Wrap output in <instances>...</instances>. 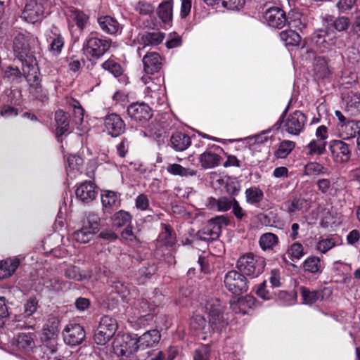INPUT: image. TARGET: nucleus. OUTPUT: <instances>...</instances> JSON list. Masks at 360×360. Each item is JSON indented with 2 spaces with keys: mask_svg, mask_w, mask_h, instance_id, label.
Segmentation results:
<instances>
[{
  "mask_svg": "<svg viewBox=\"0 0 360 360\" xmlns=\"http://www.w3.org/2000/svg\"><path fill=\"white\" fill-rule=\"evenodd\" d=\"M38 46V38L30 32H19L15 35L13 51L15 56L22 63L24 74L34 75L39 70L34 56L35 49Z\"/></svg>",
  "mask_w": 360,
  "mask_h": 360,
  "instance_id": "1",
  "label": "nucleus"
},
{
  "mask_svg": "<svg viewBox=\"0 0 360 360\" xmlns=\"http://www.w3.org/2000/svg\"><path fill=\"white\" fill-rule=\"evenodd\" d=\"M111 44V39L99 37L97 32H92L84 41L82 51L86 58L98 60L109 51Z\"/></svg>",
  "mask_w": 360,
  "mask_h": 360,
  "instance_id": "2",
  "label": "nucleus"
},
{
  "mask_svg": "<svg viewBox=\"0 0 360 360\" xmlns=\"http://www.w3.org/2000/svg\"><path fill=\"white\" fill-rule=\"evenodd\" d=\"M290 101H289L288 105L282 112L279 120L273 126L272 129L278 130L282 123H283L284 129L290 134L294 136H298L304 129V126L307 123V116L300 110H295L292 113H290L287 119L283 121L284 117L286 115Z\"/></svg>",
  "mask_w": 360,
  "mask_h": 360,
  "instance_id": "3",
  "label": "nucleus"
},
{
  "mask_svg": "<svg viewBox=\"0 0 360 360\" xmlns=\"http://www.w3.org/2000/svg\"><path fill=\"white\" fill-rule=\"evenodd\" d=\"M52 0H26L21 18L30 23L41 22L49 13Z\"/></svg>",
  "mask_w": 360,
  "mask_h": 360,
  "instance_id": "4",
  "label": "nucleus"
},
{
  "mask_svg": "<svg viewBox=\"0 0 360 360\" xmlns=\"http://www.w3.org/2000/svg\"><path fill=\"white\" fill-rule=\"evenodd\" d=\"M265 266V259L252 252L243 255L236 262L239 271L251 278H256L262 274Z\"/></svg>",
  "mask_w": 360,
  "mask_h": 360,
  "instance_id": "5",
  "label": "nucleus"
},
{
  "mask_svg": "<svg viewBox=\"0 0 360 360\" xmlns=\"http://www.w3.org/2000/svg\"><path fill=\"white\" fill-rule=\"evenodd\" d=\"M99 229V217L94 213H89L83 226L73 233L74 240L80 243L89 242Z\"/></svg>",
  "mask_w": 360,
  "mask_h": 360,
  "instance_id": "6",
  "label": "nucleus"
},
{
  "mask_svg": "<svg viewBox=\"0 0 360 360\" xmlns=\"http://www.w3.org/2000/svg\"><path fill=\"white\" fill-rule=\"evenodd\" d=\"M117 328L116 320L108 316H103L94 333V341L97 345H105L114 335Z\"/></svg>",
  "mask_w": 360,
  "mask_h": 360,
  "instance_id": "7",
  "label": "nucleus"
},
{
  "mask_svg": "<svg viewBox=\"0 0 360 360\" xmlns=\"http://www.w3.org/2000/svg\"><path fill=\"white\" fill-rule=\"evenodd\" d=\"M255 304V299L252 296L246 295H235V297L229 301L231 312L228 314L226 320L233 321V314L240 317L246 314L250 309H252Z\"/></svg>",
  "mask_w": 360,
  "mask_h": 360,
  "instance_id": "8",
  "label": "nucleus"
},
{
  "mask_svg": "<svg viewBox=\"0 0 360 360\" xmlns=\"http://www.w3.org/2000/svg\"><path fill=\"white\" fill-rule=\"evenodd\" d=\"M335 115L338 119L340 136L344 139H349L357 136L360 131V121L352 120L346 117L340 110H335Z\"/></svg>",
  "mask_w": 360,
  "mask_h": 360,
  "instance_id": "9",
  "label": "nucleus"
},
{
  "mask_svg": "<svg viewBox=\"0 0 360 360\" xmlns=\"http://www.w3.org/2000/svg\"><path fill=\"white\" fill-rule=\"evenodd\" d=\"M328 137L327 127L324 125L319 126L316 130V139H312L305 147L307 154L310 156L323 154Z\"/></svg>",
  "mask_w": 360,
  "mask_h": 360,
  "instance_id": "10",
  "label": "nucleus"
},
{
  "mask_svg": "<svg viewBox=\"0 0 360 360\" xmlns=\"http://www.w3.org/2000/svg\"><path fill=\"white\" fill-rule=\"evenodd\" d=\"M226 289L235 295L246 292L248 285L245 275L235 270L226 273Z\"/></svg>",
  "mask_w": 360,
  "mask_h": 360,
  "instance_id": "11",
  "label": "nucleus"
},
{
  "mask_svg": "<svg viewBox=\"0 0 360 360\" xmlns=\"http://www.w3.org/2000/svg\"><path fill=\"white\" fill-rule=\"evenodd\" d=\"M208 311L209 323L213 330L221 332L224 327V319L223 312L220 309V302L218 300L209 301L205 305Z\"/></svg>",
  "mask_w": 360,
  "mask_h": 360,
  "instance_id": "12",
  "label": "nucleus"
},
{
  "mask_svg": "<svg viewBox=\"0 0 360 360\" xmlns=\"http://www.w3.org/2000/svg\"><path fill=\"white\" fill-rule=\"evenodd\" d=\"M130 118L140 125L146 124L153 116L152 109L145 103H133L127 108Z\"/></svg>",
  "mask_w": 360,
  "mask_h": 360,
  "instance_id": "13",
  "label": "nucleus"
},
{
  "mask_svg": "<svg viewBox=\"0 0 360 360\" xmlns=\"http://www.w3.org/2000/svg\"><path fill=\"white\" fill-rule=\"evenodd\" d=\"M63 337L65 344L76 346L81 344L84 340L85 331L81 325L70 323L64 328Z\"/></svg>",
  "mask_w": 360,
  "mask_h": 360,
  "instance_id": "14",
  "label": "nucleus"
},
{
  "mask_svg": "<svg viewBox=\"0 0 360 360\" xmlns=\"http://www.w3.org/2000/svg\"><path fill=\"white\" fill-rule=\"evenodd\" d=\"M329 149L331 158L336 163L347 162L351 158V150L349 145L341 140L330 141Z\"/></svg>",
  "mask_w": 360,
  "mask_h": 360,
  "instance_id": "15",
  "label": "nucleus"
},
{
  "mask_svg": "<svg viewBox=\"0 0 360 360\" xmlns=\"http://www.w3.org/2000/svg\"><path fill=\"white\" fill-rule=\"evenodd\" d=\"M342 109L347 117H356L360 115V95L349 91L342 96Z\"/></svg>",
  "mask_w": 360,
  "mask_h": 360,
  "instance_id": "16",
  "label": "nucleus"
},
{
  "mask_svg": "<svg viewBox=\"0 0 360 360\" xmlns=\"http://www.w3.org/2000/svg\"><path fill=\"white\" fill-rule=\"evenodd\" d=\"M264 19L269 26L278 29L282 28L288 21L285 13L278 6L267 8Z\"/></svg>",
  "mask_w": 360,
  "mask_h": 360,
  "instance_id": "17",
  "label": "nucleus"
},
{
  "mask_svg": "<svg viewBox=\"0 0 360 360\" xmlns=\"http://www.w3.org/2000/svg\"><path fill=\"white\" fill-rule=\"evenodd\" d=\"M222 226L218 219L210 220L206 226L196 233V238L205 242L214 241L221 233Z\"/></svg>",
  "mask_w": 360,
  "mask_h": 360,
  "instance_id": "18",
  "label": "nucleus"
},
{
  "mask_svg": "<svg viewBox=\"0 0 360 360\" xmlns=\"http://www.w3.org/2000/svg\"><path fill=\"white\" fill-rule=\"evenodd\" d=\"M161 335L158 330H150L144 333L136 340H131L133 345L138 349H144L155 346L160 340Z\"/></svg>",
  "mask_w": 360,
  "mask_h": 360,
  "instance_id": "19",
  "label": "nucleus"
},
{
  "mask_svg": "<svg viewBox=\"0 0 360 360\" xmlns=\"http://www.w3.org/2000/svg\"><path fill=\"white\" fill-rule=\"evenodd\" d=\"M300 293L303 303L311 305L317 301H321L330 297L332 294V290L330 288H325L321 290H310L306 287H301Z\"/></svg>",
  "mask_w": 360,
  "mask_h": 360,
  "instance_id": "20",
  "label": "nucleus"
},
{
  "mask_svg": "<svg viewBox=\"0 0 360 360\" xmlns=\"http://www.w3.org/2000/svg\"><path fill=\"white\" fill-rule=\"evenodd\" d=\"M313 43L321 51L330 49L335 45L334 34L330 30L319 29L312 37Z\"/></svg>",
  "mask_w": 360,
  "mask_h": 360,
  "instance_id": "21",
  "label": "nucleus"
},
{
  "mask_svg": "<svg viewBox=\"0 0 360 360\" xmlns=\"http://www.w3.org/2000/svg\"><path fill=\"white\" fill-rule=\"evenodd\" d=\"M143 70L147 74L158 72L162 68L164 60L157 52H148L142 59Z\"/></svg>",
  "mask_w": 360,
  "mask_h": 360,
  "instance_id": "22",
  "label": "nucleus"
},
{
  "mask_svg": "<svg viewBox=\"0 0 360 360\" xmlns=\"http://www.w3.org/2000/svg\"><path fill=\"white\" fill-rule=\"evenodd\" d=\"M104 125L108 134L117 137L125 131V124L122 119L117 114H110L105 117Z\"/></svg>",
  "mask_w": 360,
  "mask_h": 360,
  "instance_id": "23",
  "label": "nucleus"
},
{
  "mask_svg": "<svg viewBox=\"0 0 360 360\" xmlns=\"http://www.w3.org/2000/svg\"><path fill=\"white\" fill-rule=\"evenodd\" d=\"M165 39V34L161 32H146L142 34L139 39V46L137 49V53L141 57V51L146 47L158 46Z\"/></svg>",
  "mask_w": 360,
  "mask_h": 360,
  "instance_id": "24",
  "label": "nucleus"
},
{
  "mask_svg": "<svg viewBox=\"0 0 360 360\" xmlns=\"http://www.w3.org/2000/svg\"><path fill=\"white\" fill-rule=\"evenodd\" d=\"M38 71L32 74H24L28 83H30V93L37 99L44 101L47 99L46 91L44 90L37 75Z\"/></svg>",
  "mask_w": 360,
  "mask_h": 360,
  "instance_id": "25",
  "label": "nucleus"
},
{
  "mask_svg": "<svg viewBox=\"0 0 360 360\" xmlns=\"http://www.w3.org/2000/svg\"><path fill=\"white\" fill-rule=\"evenodd\" d=\"M101 30L108 34H119L122 32V26L113 17L102 15L97 18Z\"/></svg>",
  "mask_w": 360,
  "mask_h": 360,
  "instance_id": "26",
  "label": "nucleus"
},
{
  "mask_svg": "<svg viewBox=\"0 0 360 360\" xmlns=\"http://www.w3.org/2000/svg\"><path fill=\"white\" fill-rule=\"evenodd\" d=\"M131 340H135L131 339L129 335L122 337L121 340H117L113 345L115 354L117 356L127 357L136 352L137 351L136 345H133Z\"/></svg>",
  "mask_w": 360,
  "mask_h": 360,
  "instance_id": "27",
  "label": "nucleus"
},
{
  "mask_svg": "<svg viewBox=\"0 0 360 360\" xmlns=\"http://www.w3.org/2000/svg\"><path fill=\"white\" fill-rule=\"evenodd\" d=\"M76 196L84 202H89L94 200L98 194L95 184L91 181L82 183L76 189Z\"/></svg>",
  "mask_w": 360,
  "mask_h": 360,
  "instance_id": "28",
  "label": "nucleus"
},
{
  "mask_svg": "<svg viewBox=\"0 0 360 360\" xmlns=\"http://www.w3.org/2000/svg\"><path fill=\"white\" fill-rule=\"evenodd\" d=\"M212 148L214 149V151L207 150L200 156V162L204 168L214 167L219 164L221 160L219 153H221L223 149L219 146H213Z\"/></svg>",
  "mask_w": 360,
  "mask_h": 360,
  "instance_id": "29",
  "label": "nucleus"
},
{
  "mask_svg": "<svg viewBox=\"0 0 360 360\" xmlns=\"http://www.w3.org/2000/svg\"><path fill=\"white\" fill-rule=\"evenodd\" d=\"M323 25L328 30L331 28L335 29L338 32L346 30L350 24L349 20L347 17H339L335 18L330 15H325L322 16Z\"/></svg>",
  "mask_w": 360,
  "mask_h": 360,
  "instance_id": "30",
  "label": "nucleus"
},
{
  "mask_svg": "<svg viewBox=\"0 0 360 360\" xmlns=\"http://www.w3.org/2000/svg\"><path fill=\"white\" fill-rule=\"evenodd\" d=\"M49 42L48 51L52 56H58L65 44V40L63 36L59 32L56 30L54 32H51V34L49 35L47 38Z\"/></svg>",
  "mask_w": 360,
  "mask_h": 360,
  "instance_id": "31",
  "label": "nucleus"
},
{
  "mask_svg": "<svg viewBox=\"0 0 360 360\" xmlns=\"http://www.w3.org/2000/svg\"><path fill=\"white\" fill-rule=\"evenodd\" d=\"M191 144V138L185 133L176 132L170 138V146L176 151H184Z\"/></svg>",
  "mask_w": 360,
  "mask_h": 360,
  "instance_id": "32",
  "label": "nucleus"
},
{
  "mask_svg": "<svg viewBox=\"0 0 360 360\" xmlns=\"http://www.w3.org/2000/svg\"><path fill=\"white\" fill-rule=\"evenodd\" d=\"M20 264V259L8 258L0 262V279H5L12 276Z\"/></svg>",
  "mask_w": 360,
  "mask_h": 360,
  "instance_id": "33",
  "label": "nucleus"
},
{
  "mask_svg": "<svg viewBox=\"0 0 360 360\" xmlns=\"http://www.w3.org/2000/svg\"><path fill=\"white\" fill-rule=\"evenodd\" d=\"M278 244L279 238L273 233H264L261 235L259 239V247L263 251L274 250Z\"/></svg>",
  "mask_w": 360,
  "mask_h": 360,
  "instance_id": "34",
  "label": "nucleus"
},
{
  "mask_svg": "<svg viewBox=\"0 0 360 360\" xmlns=\"http://www.w3.org/2000/svg\"><path fill=\"white\" fill-rule=\"evenodd\" d=\"M68 18L70 20L74 22L81 30H83L86 27L89 20V17L87 14L74 8H71L69 10Z\"/></svg>",
  "mask_w": 360,
  "mask_h": 360,
  "instance_id": "35",
  "label": "nucleus"
},
{
  "mask_svg": "<svg viewBox=\"0 0 360 360\" xmlns=\"http://www.w3.org/2000/svg\"><path fill=\"white\" fill-rule=\"evenodd\" d=\"M314 71L316 77L319 79H323L330 75V72L328 68V62L324 57H315Z\"/></svg>",
  "mask_w": 360,
  "mask_h": 360,
  "instance_id": "36",
  "label": "nucleus"
},
{
  "mask_svg": "<svg viewBox=\"0 0 360 360\" xmlns=\"http://www.w3.org/2000/svg\"><path fill=\"white\" fill-rule=\"evenodd\" d=\"M55 120L57 124L56 135L60 136L69 129V117L64 111L58 110L55 113Z\"/></svg>",
  "mask_w": 360,
  "mask_h": 360,
  "instance_id": "37",
  "label": "nucleus"
},
{
  "mask_svg": "<svg viewBox=\"0 0 360 360\" xmlns=\"http://www.w3.org/2000/svg\"><path fill=\"white\" fill-rule=\"evenodd\" d=\"M339 240L336 236L330 238L320 237L315 245L317 252L325 254L338 244Z\"/></svg>",
  "mask_w": 360,
  "mask_h": 360,
  "instance_id": "38",
  "label": "nucleus"
},
{
  "mask_svg": "<svg viewBox=\"0 0 360 360\" xmlns=\"http://www.w3.org/2000/svg\"><path fill=\"white\" fill-rule=\"evenodd\" d=\"M287 210L290 214H295L300 211L307 210L309 207V202L302 197L293 198L290 202H286Z\"/></svg>",
  "mask_w": 360,
  "mask_h": 360,
  "instance_id": "39",
  "label": "nucleus"
},
{
  "mask_svg": "<svg viewBox=\"0 0 360 360\" xmlns=\"http://www.w3.org/2000/svg\"><path fill=\"white\" fill-rule=\"evenodd\" d=\"M303 269L305 271L311 274H321L323 266L321 259L316 256L308 257L303 262Z\"/></svg>",
  "mask_w": 360,
  "mask_h": 360,
  "instance_id": "40",
  "label": "nucleus"
},
{
  "mask_svg": "<svg viewBox=\"0 0 360 360\" xmlns=\"http://www.w3.org/2000/svg\"><path fill=\"white\" fill-rule=\"evenodd\" d=\"M60 321L56 317L49 319L43 328L41 337L57 338L59 333Z\"/></svg>",
  "mask_w": 360,
  "mask_h": 360,
  "instance_id": "41",
  "label": "nucleus"
},
{
  "mask_svg": "<svg viewBox=\"0 0 360 360\" xmlns=\"http://www.w3.org/2000/svg\"><path fill=\"white\" fill-rule=\"evenodd\" d=\"M167 171L172 175L180 176L181 177L193 176L196 174L195 170L184 167L176 163L169 164L167 167Z\"/></svg>",
  "mask_w": 360,
  "mask_h": 360,
  "instance_id": "42",
  "label": "nucleus"
},
{
  "mask_svg": "<svg viewBox=\"0 0 360 360\" xmlns=\"http://www.w3.org/2000/svg\"><path fill=\"white\" fill-rule=\"evenodd\" d=\"M281 40L284 43L285 46H297L301 41L300 34L292 30H285L280 33Z\"/></svg>",
  "mask_w": 360,
  "mask_h": 360,
  "instance_id": "43",
  "label": "nucleus"
},
{
  "mask_svg": "<svg viewBox=\"0 0 360 360\" xmlns=\"http://www.w3.org/2000/svg\"><path fill=\"white\" fill-rule=\"evenodd\" d=\"M304 173L307 176H318L320 174H329V170L321 164L316 162H311L304 166Z\"/></svg>",
  "mask_w": 360,
  "mask_h": 360,
  "instance_id": "44",
  "label": "nucleus"
},
{
  "mask_svg": "<svg viewBox=\"0 0 360 360\" xmlns=\"http://www.w3.org/2000/svg\"><path fill=\"white\" fill-rule=\"evenodd\" d=\"M295 147V143L290 140L282 141L277 150L274 152V155L277 158H285L293 150Z\"/></svg>",
  "mask_w": 360,
  "mask_h": 360,
  "instance_id": "45",
  "label": "nucleus"
},
{
  "mask_svg": "<svg viewBox=\"0 0 360 360\" xmlns=\"http://www.w3.org/2000/svg\"><path fill=\"white\" fill-rule=\"evenodd\" d=\"M173 1L169 0L161 3L158 8V15L164 22L172 19Z\"/></svg>",
  "mask_w": 360,
  "mask_h": 360,
  "instance_id": "46",
  "label": "nucleus"
},
{
  "mask_svg": "<svg viewBox=\"0 0 360 360\" xmlns=\"http://www.w3.org/2000/svg\"><path fill=\"white\" fill-rule=\"evenodd\" d=\"M245 198L248 203L257 205L259 203L264 197V193L258 187H251L245 190Z\"/></svg>",
  "mask_w": 360,
  "mask_h": 360,
  "instance_id": "47",
  "label": "nucleus"
},
{
  "mask_svg": "<svg viewBox=\"0 0 360 360\" xmlns=\"http://www.w3.org/2000/svg\"><path fill=\"white\" fill-rule=\"evenodd\" d=\"M34 335L33 333H21L17 338V346L19 349L29 350L34 347Z\"/></svg>",
  "mask_w": 360,
  "mask_h": 360,
  "instance_id": "48",
  "label": "nucleus"
},
{
  "mask_svg": "<svg viewBox=\"0 0 360 360\" xmlns=\"http://www.w3.org/2000/svg\"><path fill=\"white\" fill-rule=\"evenodd\" d=\"M101 202L105 207H117L119 205V195L114 191H105L101 194Z\"/></svg>",
  "mask_w": 360,
  "mask_h": 360,
  "instance_id": "49",
  "label": "nucleus"
},
{
  "mask_svg": "<svg viewBox=\"0 0 360 360\" xmlns=\"http://www.w3.org/2000/svg\"><path fill=\"white\" fill-rule=\"evenodd\" d=\"M158 240L166 246H172L175 243L176 238L169 226L164 225V230L159 234Z\"/></svg>",
  "mask_w": 360,
  "mask_h": 360,
  "instance_id": "50",
  "label": "nucleus"
},
{
  "mask_svg": "<svg viewBox=\"0 0 360 360\" xmlns=\"http://www.w3.org/2000/svg\"><path fill=\"white\" fill-rule=\"evenodd\" d=\"M65 276L67 278L72 279L77 281H82L90 278V275L89 274H83L80 269L75 266H72L67 268L65 271Z\"/></svg>",
  "mask_w": 360,
  "mask_h": 360,
  "instance_id": "51",
  "label": "nucleus"
},
{
  "mask_svg": "<svg viewBox=\"0 0 360 360\" xmlns=\"http://www.w3.org/2000/svg\"><path fill=\"white\" fill-rule=\"evenodd\" d=\"M101 67L105 70L108 71L115 77L120 76L122 72V68L120 63L116 62L115 60L109 58L101 64Z\"/></svg>",
  "mask_w": 360,
  "mask_h": 360,
  "instance_id": "52",
  "label": "nucleus"
},
{
  "mask_svg": "<svg viewBox=\"0 0 360 360\" xmlns=\"http://www.w3.org/2000/svg\"><path fill=\"white\" fill-rule=\"evenodd\" d=\"M39 307L38 300L36 297H30L24 304L23 313L20 315L22 318H30L37 311Z\"/></svg>",
  "mask_w": 360,
  "mask_h": 360,
  "instance_id": "53",
  "label": "nucleus"
},
{
  "mask_svg": "<svg viewBox=\"0 0 360 360\" xmlns=\"http://www.w3.org/2000/svg\"><path fill=\"white\" fill-rule=\"evenodd\" d=\"M286 255L292 260H299L304 255V248L300 243H293L288 249Z\"/></svg>",
  "mask_w": 360,
  "mask_h": 360,
  "instance_id": "54",
  "label": "nucleus"
},
{
  "mask_svg": "<svg viewBox=\"0 0 360 360\" xmlns=\"http://www.w3.org/2000/svg\"><path fill=\"white\" fill-rule=\"evenodd\" d=\"M131 219V216L128 212L120 210L114 214L112 217L113 226L116 227H122L126 225Z\"/></svg>",
  "mask_w": 360,
  "mask_h": 360,
  "instance_id": "55",
  "label": "nucleus"
},
{
  "mask_svg": "<svg viewBox=\"0 0 360 360\" xmlns=\"http://www.w3.org/2000/svg\"><path fill=\"white\" fill-rule=\"evenodd\" d=\"M70 105L73 108V121L77 124H80L84 119V109L80 103L76 100H72Z\"/></svg>",
  "mask_w": 360,
  "mask_h": 360,
  "instance_id": "56",
  "label": "nucleus"
},
{
  "mask_svg": "<svg viewBox=\"0 0 360 360\" xmlns=\"http://www.w3.org/2000/svg\"><path fill=\"white\" fill-rule=\"evenodd\" d=\"M147 86L145 90L146 96L150 98H158L160 96V91H161V84L155 82L151 80L146 82Z\"/></svg>",
  "mask_w": 360,
  "mask_h": 360,
  "instance_id": "57",
  "label": "nucleus"
},
{
  "mask_svg": "<svg viewBox=\"0 0 360 360\" xmlns=\"http://www.w3.org/2000/svg\"><path fill=\"white\" fill-rule=\"evenodd\" d=\"M231 209L232 212L237 219H242L245 215V211L240 206L238 202L233 198L229 202L226 201V210Z\"/></svg>",
  "mask_w": 360,
  "mask_h": 360,
  "instance_id": "58",
  "label": "nucleus"
},
{
  "mask_svg": "<svg viewBox=\"0 0 360 360\" xmlns=\"http://www.w3.org/2000/svg\"><path fill=\"white\" fill-rule=\"evenodd\" d=\"M42 344L41 348L48 351L51 354H54L57 351V338L51 337H41Z\"/></svg>",
  "mask_w": 360,
  "mask_h": 360,
  "instance_id": "59",
  "label": "nucleus"
},
{
  "mask_svg": "<svg viewBox=\"0 0 360 360\" xmlns=\"http://www.w3.org/2000/svg\"><path fill=\"white\" fill-rule=\"evenodd\" d=\"M206 323L205 317L195 312L191 319L190 326L194 330H200L205 328Z\"/></svg>",
  "mask_w": 360,
  "mask_h": 360,
  "instance_id": "60",
  "label": "nucleus"
},
{
  "mask_svg": "<svg viewBox=\"0 0 360 360\" xmlns=\"http://www.w3.org/2000/svg\"><path fill=\"white\" fill-rule=\"evenodd\" d=\"M288 24L290 27L295 28L297 30H302L305 27V23L302 19L300 13H295L289 17L288 19Z\"/></svg>",
  "mask_w": 360,
  "mask_h": 360,
  "instance_id": "61",
  "label": "nucleus"
},
{
  "mask_svg": "<svg viewBox=\"0 0 360 360\" xmlns=\"http://www.w3.org/2000/svg\"><path fill=\"white\" fill-rule=\"evenodd\" d=\"M24 76V73L21 72L18 68L8 67L4 71V78L10 82L16 81Z\"/></svg>",
  "mask_w": 360,
  "mask_h": 360,
  "instance_id": "62",
  "label": "nucleus"
},
{
  "mask_svg": "<svg viewBox=\"0 0 360 360\" xmlns=\"http://www.w3.org/2000/svg\"><path fill=\"white\" fill-rule=\"evenodd\" d=\"M333 181L328 179H319L317 180L316 185L322 193H330L333 191Z\"/></svg>",
  "mask_w": 360,
  "mask_h": 360,
  "instance_id": "63",
  "label": "nucleus"
},
{
  "mask_svg": "<svg viewBox=\"0 0 360 360\" xmlns=\"http://www.w3.org/2000/svg\"><path fill=\"white\" fill-rule=\"evenodd\" d=\"M210 347L204 345L195 349L193 354V360H209Z\"/></svg>",
  "mask_w": 360,
  "mask_h": 360,
  "instance_id": "64",
  "label": "nucleus"
}]
</instances>
